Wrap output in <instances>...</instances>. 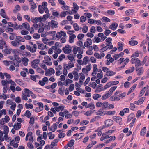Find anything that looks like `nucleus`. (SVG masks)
Returning <instances> with one entry per match:
<instances>
[{
  "label": "nucleus",
  "mask_w": 149,
  "mask_h": 149,
  "mask_svg": "<svg viewBox=\"0 0 149 149\" xmlns=\"http://www.w3.org/2000/svg\"><path fill=\"white\" fill-rule=\"evenodd\" d=\"M48 24L51 28L54 27L56 28L58 27V22L56 21L52 20L51 22H49Z\"/></svg>",
  "instance_id": "f257e3e1"
},
{
  "label": "nucleus",
  "mask_w": 149,
  "mask_h": 149,
  "mask_svg": "<svg viewBox=\"0 0 149 149\" xmlns=\"http://www.w3.org/2000/svg\"><path fill=\"white\" fill-rule=\"evenodd\" d=\"M89 9H90L93 12L96 13H100V10L98 8L92 6L91 7L89 8Z\"/></svg>",
  "instance_id": "f03ea898"
},
{
  "label": "nucleus",
  "mask_w": 149,
  "mask_h": 149,
  "mask_svg": "<svg viewBox=\"0 0 149 149\" xmlns=\"http://www.w3.org/2000/svg\"><path fill=\"white\" fill-rule=\"evenodd\" d=\"M22 94H25L27 97H30L31 94H33V92L27 88H25L24 90L22 92Z\"/></svg>",
  "instance_id": "7ed1b4c3"
},
{
  "label": "nucleus",
  "mask_w": 149,
  "mask_h": 149,
  "mask_svg": "<svg viewBox=\"0 0 149 149\" xmlns=\"http://www.w3.org/2000/svg\"><path fill=\"white\" fill-rule=\"evenodd\" d=\"M113 121L111 119H107L106 120L104 123L105 125H107V127L111 126L113 124Z\"/></svg>",
  "instance_id": "20e7f679"
},
{
  "label": "nucleus",
  "mask_w": 149,
  "mask_h": 149,
  "mask_svg": "<svg viewBox=\"0 0 149 149\" xmlns=\"http://www.w3.org/2000/svg\"><path fill=\"white\" fill-rule=\"evenodd\" d=\"M42 21V18L41 17H36L33 19L32 18V22L33 23H37L38 21L41 22Z\"/></svg>",
  "instance_id": "39448f33"
},
{
  "label": "nucleus",
  "mask_w": 149,
  "mask_h": 149,
  "mask_svg": "<svg viewBox=\"0 0 149 149\" xmlns=\"http://www.w3.org/2000/svg\"><path fill=\"white\" fill-rule=\"evenodd\" d=\"M15 23L13 24L11 22H8V24H11V25H9V26L11 27H13L14 29H19L20 27H19V25H18L16 22Z\"/></svg>",
  "instance_id": "423d86ee"
},
{
  "label": "nucleus",
  "mask_w": 149,
  "mask_h": 149,
  "mask_svg": "<svg viewBox=\"0 0 149 149\" xmlns=\"http://www.w3.org/2000/svg\"><path fill=\"white\" fill-rule=\"evenodd\" d=\"M91 103L88 104L87 103L84 102V106H85L86 108H88L90 107H92L93 109L95 108V107L94 104L93 103V102H91Z\"/></svg>",
  "instance_id": "0eeeda50"
},
{
  "label": "nucleus",
  "mask_w": 149,
  "mask_h": 149,
  "mask_svg": "<svg viewBox=\"0 0 149 149\" xmlns=\"http://www.w3.org/2000/svg\"><path fill=\"white\" fill-rule=\"evenodd\" d=\"M134 11V9H130L126 11L125 13L127 16H130L132 15Z\"/></svg>",
  "instance_id": "6e6552de"
},
{
  "label": "nucleus",
  "mask_w": 149,
  "mask_h": 149,
  "mask_svg": "<svg viewBox=\"0 0 149 149\" xmlns=\"http://www.w3.org/2000/svg\"><path fill=\"white\" fill-rule=\"evenodd\" d=\"M109 103L108 102L104 101L102 103V107L104 110L107 109L108 107Z\"/></svg>",
  "instance_id": "1a4fd4ad"
},
{
  "label": "nucleus",
  "mask_w": 149,
  "mask_h": 149,
  "mask_svg": "<svg viewBox=\"0 0 149 149\" xmlns=\"http://www.w3.org/2000/svg\"><path fill=\"white\" fill-rule=\"evenodd\" d=\"M118 26V24L115 22H113L111 23V25L109 26L110 28L111 27V29L113 30H115Z\"/></svg>",
  "instance_id": "9d476101"
},
{
  "label": "nucleus",
  "mask_w": 149,
  "mask_h": 149,
  "mask_svg": "<svg viewBox=\"0 0 149 149\" xmlns=\"http://www.w3.org/2000/svg\"><path fill=\"white\" fill-rule=\"evenodd\" d=\"M112 119L116 123H118L119 121H122V118L119 116H114L113 117Z\"/></svg>",
  "instance_id": "9b49d317"
},
{
  "label": "nucleus",
  "mask_w": 149,
  "mask_h": 149,
  "mask_svg": "<svg viewBox=\"0 0 149 149\" xmlns=\"http://www.w3.org/2000/svg\"><path fill=\"white\" fill-rule=\"evenodd\" d=\"M65 87L64 86L60 87L58 90V93L62 95H64V92L65 90Z\"/></svg>",
  "instance_id": "f8f14e48"
},
{
  "label": "nucleus",
  "mask_w": 149,
  "mask_h": 149,
  "mask_svg": "<svg viewBox=\"0 0 149 149\" xmlns=\"http://www.w3.org/2000/svg\"><path fill=\"white\" fill-rule=\"evenodd\" d=\"M73 6L74 9H72V11L76 13L77 11L79 9V7L75 3H73Z\"/></svg>",
  "instance_id": "ddd939ff"
},
{
  "label": "nucleus",
  "mask_w": 149,
  "mask_h": 149,
  "mask_svg": "<svg viewBox=\"0 0 149 149\" xmlns=\"http://www.w3.org/2000/svg\"><path fill=\"white\" fill-rule=\"evenodd\" d=\"M16 38L15 39V40L17 41V42H24L25 41L24 39L22 37L19 36H16Z\"/></svg>",
  "instance_id": "4468645a"
},
{
  "label": "nucleus",
  "mask_w": 149,
  "mask_h": 149,
  "mask_svg": "<svg viewBox=\"0 0 149 149\" xmlns=\"http://www.w3.org/2000/svg\"><path fill=\"white\" fill-rule=\"evenodd\" d=\"M22 125L21 123L17 122V124H14L13 125L14 128L16 130L20 129Z\"/></svg>",
  "instance_id": "2eb2a0df"
},
{
  "label": "nucleus",
  "mask_w": 149,
  "mask_h": 149,
  "mask_svg": "<svg viewBox=\"0 0 149 149\" xmlns=\"http://www.w3.org/2000/svg\"><path fill=\"white\" fill-rule=\"evenodd\" d=\"M111 95V94L109 93H107L104 94L102 96L101 99L102 100H105L106 99L110 97Z\"/></svg>",
  "instance_id": "dca6fc26"
},
{
  "label": "nucleus",
  "mask_w": 149,
  "mask_h": 149,
  "mask_svg": "<svg viewBox=\"0 0 149 149\" xmlns=\"http://www.w3.org/2000/svg\"><path fill=\"white\" fill-rule=\"evenodd\" d=\"M146 131V127H143L141 130L140 132V134L141 136H144Z\"/></svg>",
  "instance_id": "f3484780"
},
{
  "label": "nucleus",
  "mask_w": 149,
  "mask_h": 149,
  "mask_svg": "<svg viewBox=\"0 0 149 149\" xmlns=\"http://www.w3.org/2000/svg\"><path fill=\"white\" fill-rule=\"evenodd\" d=\"M37 44L38 45V48L40 49H44L45 48H46L47 47L46 45L43 44H40V43H38Z\"/></svg>",
  "instance_id": "a211bd4d"
},
{
  "label": "nucleus",
  "mask_w": 149,
  "mask_h": 149,
  "mask_svg": "<svg viewBox=\"0 0 149 149\" xmlns=\"http://www.w3.org/2000/svg\"><path fill=\"white\" fill-rule=\"evenodd\" d=\"M22 61L23 64L25 66L28 65V62L29 61V59L27 58H23Z\"/></svg>",
  "instance_id": "6ab92c4d"
},
{
  "label": "nucleus",
  "mask_w": 149,
  "mask_h": 149,
  "mask_svg": "<svg viewBox=\"0 0 149 149\" xmlns=\"http://www.w3.org/2000/svg\"><path fill=\"white\" fill-rule=\"evenodd\" d=\"M137 84H135L133 85L131 88H130L129 89V91L127 93V95H129L130 93H131L135 89L136 86Z\"/></svg>",
  "instance_id": "aec40b11"
},
{
  "label": "nucleus",
  "mask_w": 149,
  "mask_h": 149,
  "mask_svg": "<svg viewBox=\"0 0 149 149\" xmlns=\"http://www.w3.org/2000/svg\"><path fill=\"white\" fill-rule=\"evenodd\" d=\"M76 36L74 34H72V36H70L69 39V42L70 43H72L74 42L73 40L76 38Z\"/></svg>",
  "instance_id": "412c9836"
},
{
  "label": "nucleus",
  "mask_w": 149,
  "mask_h": 149,
  "mask_svg": "<svg viewBox=\"0 0 149 149\" xmlns=\"http://www.w3.org/2000/svg\"><path fill=\"white\" fill-rule=\"evenodd\" d=\"M106 73L107 74H106V75L107 76H111L114 75L116 74L115 72H114L112 70L107 71V72H106Z\"/></svg>",
  "instance_id": "4be33fe9"
},
{
  "label": "nucleus",
  "mask_w": 149,
  "mask_h": 149,
  "mask_svg": "<svg viewBox=\"0 0 149 149\" xmlns=\"http://www.w3.org/2000/svg\"><path fill=\"white\" fill-rule=\"evenodd\" d=\"M91 64H90L87 65L86 68H84V71L86 70V72H84V74L88 73V72L90 71L91 69Z\"/></svg>",
  "instance_id": "5701e85b"
},
{
  "label": "nucleus",
  "mask_w": 149,
  "mask_h": 149,
  "mask_svg": "<svg viewBox=\"0 0 149 149\" xmlns=\"http://www.w3.org/2000/svg\"><path fill=\"white\" fill-rule=\"evenodd\" d=\"M6 48L4 50H3V52L4 53V55L7 54H10L11 53V51L10 49H7V46H6Z\"/></svg>",
  "instance_id": "b1692460"
},
{
  "label": "nucleus",
  "mask_w": 149,
  "mask_h": 149,
  "mask_svg": "<svg viewBox=\"0 0 149 149\" xmlns=\"http://www.w3.org/2000/svg\"><path fill=\"white\" fill-rule=\"evenodd\" d=\"M30 4H31V8L32 10L31 11L32 12H33L34 10L36 8V5L34 2H32V3H30Z\"/></svg>",
  "instance_id": "393cba45"
},
{
  "label": "nucleus",
  "mask_w": 149,
  "mask_h": 149,
  "mask_svg": "<svg viewBox=\"0 0 149 149\" xmlns=\"http://www.w3.org/2000/svg\"><path fill=\"white\" fill-rule=\"evenodd\" d=\"M138 43V41L136 40H131L129 41V44L132 46L137 45Z\"/></svg>",
  "instance_id": "a878e982"
},
{
  "label": "nucleus",
  "mask_w": 149,
  "mask_h": 149,
  "mask_svg": "<svg viewBox=\"0 0 149 149\" xmlns=\"http://www.w3.org/2000/svg\"><path fill=\"white\" fill-rule=\"evenodd\" d=\"M22 26L26 29L29 30L30 29L29 24L27 22L22 23Z\"/></svg>",
  "instance_id": "bb28decb"
},
{
  "label": "nucleus",
  "mask_w": 149,
  "mask_h": 149,
  "mask_svg": "<svg viewBox=\"0 0 149 149\" xmlns=\"http://www.w3.org/2000/svg\"><path fill=\"white\" fill-rule=\"evenodd\" d=\"M131 70H130V69H128V70H126L125 71V73L126 74L131 73L134 70L135 68L134 67H133V66L132 67H131Z\"/></svg>",
  "instance_id": "cd10ccee"
},
{
  "label": "nucleus",
  "mask_w": 149,
  "mask_h": 149,
  "mask_svg": "<svg viewBox=\"0 0 149 149\" xmlns=\"http://www.w3.org/2000/svg\"><path fill=\"white\" fill-rule=\"evenodd\" d=\"M101 97V95L98 94H95L93 95V98L95 100H97L98 98Z\"/></svg>",
  "instance_id": "c85d7f7f"
},
{
  "label": "nucleus",
  "mask_w": 149,
  "mask_h": 149,
  "mask_svg": "<svg viewBox=\"0 0 149 149\" xmlns=\"http://www.w3.org/2000/svg\"><path fill=\"white\" fill-rule=\"evenodd\" d=\"M34 66H36V68H37V71L38 72L41 74H43L44 73V71L43 70L40 68L38 66L36 65H34Z\"/></svg>",
  "instance_id": "c756f323"
},
{
  "label": "nucleus",
  "mask_w": 149,
  "mask_h": 149,
  "mask_svg": "<svg viewBox=\"0 0 149 149\" xmlns=\"http://www.w3.org/2000/svg\"><path fill=\"white\" fill-rule=\"evenodd\" d=\"M69 12L68 11H63L60 13V17L62 18L65 17L67 15V13H69Z\"/></svg>",
  "instance_id": "7c9ffc66"
},
{
  "label": "nucleus",
  "mask_w": 149,
  "mask_h": 149,
  "mask_svg": "<svg viewBox=\"0 0 149 149\" xmlns=\"http://www.w3.org/2000/svg\"><path fill=\"white\" fill-rule=\"evenodd\" d=\"M14 60L15 61H16L17 62L19 63H20L22 60L16 54H15L14 55Z\"/></svg>",
  "instance_id": "2f4dec72"
},
{
  "label": "nucleus",
  "mask_w": 149,
  "mask_h": 149,
  "mask_svg": "<svg viewBox=\"0 0 149 149\" xmlns=\"http://www.w3.org/2000/svg\"><path fill=\"white\" fill-rule=\"evenodd\" d=\"M117 88V86H115L113 87H112L108 91V92L109 94H111V95L112 93Z\"/></svg>",
  "instance_id": "473e14b6"
},
{
  "label": "nucleus",
  "mask_w": 149,
  "mask_h": 149,
  "mask_svg": "<svg viewBox=\"0 0 149 149\" xmlns=\"http://www.w3.org/2000/svg\"><path fill=\"white\" fill-rule=\"evenodd\" d=\"M40 60L38 59H36L33 60L31 62V65H35L34 64H38L40 62Z\"/></svg>",
  "instance_id": "72a5a7b5"
},
{
  "label": "nucleus",
  "mask_w": 149,
  "mask_h": 149,
  "mask_svg": "<svg viewBox=\"0 0 149 149\" xmlns=\"http://www.w3.org/2000/svg\"><path fill=\"white\" fill-rule=\"evenodd\" d=\"M0 15L3 18H5L6 16V14L4 10L3 9H1L0 10Z\"/></svg>",
  "instance_id": "f704fd0d"
},
{
  "label": "nucleus",
  "mask_w": 149,
  "mask_h": 149,
  "mask_svg": "<svg viewBox=\"0 0 149 149\" xmlns=\"http://www.w3.org/2000/svg\"><path fill=\"white\" fill-rule=\"evenodd\" d=\"M42 25L40 24L39 25L37 24H33V26L35 28V29L37 30L38 29V27H40V26H44L43 24L42 23H41Z\"/></svg>",
  "instance_id": "c9c22d12"
},
{
  "label": "nucleus",
  "mask_w": 149,
  "mask_h": 149,
  "mask_svg": "<svg viewBox=\"0 0 149 149\" xmlns=\"http://www.w3.org/2000/svg\"><path fill=\"white\" fill-rule=\"evenodd\" d=\"M31 113L30 112V111L28 110L26 111L24 114V116H26V117L28 118H30V116H31Z\"/></svg>",
  "instance_id": "e433bc0d"
},
{
  "label": "nucleus",
  "mask_w": 149,
  "mask_h": 149,
  "mask_svg": "<svg viewBox=\"0 0 149 149\" xmlns=\"http://www.w3.org/2000/svg\"><path fill=\"white\" fill-rule=\"evenodd\" d=\"M74 140L73 139L71 140L69 143L67 144L68 146V147H72L74 145Z\"/></svg>",
  "instance_id": "4c0bfd02"
},
{
  "label": "nucleus",
  "mask_w": 149,
  "mask_h": 149,
  "mask_svg": "<svg viewBox=\"0 0 149 149\" xmlns=\"http://www.w3.org/2000/svg\"><path fill=\"white\" fill-rule=\"evenodd\" d=\"M38 10L40 13L42 14L44 13V9L42 6L41 5L38 6Z\"/></svg>",
  "instance_id": "58836bf2"
},
{
  "label": "nucleus",
  "mask_w": 149,
  "mask_h": 149,
  "mask_svg": "<svg viewBox=\"0 0 149 149\" xmlns=\"http://www.w3.org/2000/svg\"><path fill=\"white\" fill-rule=\"evenodd\" d=\"M84 15L85 17H84V22L86 20V17L88 18H90L92 17V14L90 13H84Z\"/></svg>",
  "instance_id": "ea45409f"
},
{
  "label": "nucleus",
  "mask_w": 149,
  "mask_h": 149,
  "mask_svg": "<svg viewBox=\"0 0 149 149\" xmlns=\"http://www.w3.org/2000/svg\"><path fill=\"white\" fill-rule=\"evenodd\" d=\"M57 126L55 125L54 124L51 126L50 130L52 131V132H54L57 128Z\"/></svg>",
  "instance_id": "a19ab883"
},
{
  "label": "nucleus",
  "mask_w": 149,
  "mask_h": 149,
  "mask_svg": "<svg viewBox=\"0 0 149 149\" xmlns=\"http://www.w3.org/2000/svg\"><path fill=\"white\" fill-rule=\"evenodd\" d=\"M65 48H63L62 49L63 50V51L65 54H68L70 53L71 51V50L70 49H65Z\"/></svg>",
  "instance_id": "79ce46f5"
},
{
  "label": "nucleus",
  "mask_w": 149,
  "mask_h": 149,
  "mask_svg": "<svg viewBox=\"0 0 149 149\" xmlns=\"http://www.w3.org/2000/svg\"><path fill=\"white\" fill-rule=\"evenodd\" d=\"M4 133L6 134H8L9 132L8 127L7 126L5 125H4Z\"/></svg>",
  "instance_id": "37998d69"
},
{
  "label": "nucleus",
  "mask_w": 149,
  "mask_h": 149,
  "mask_svg": "<svg viewBox=\"0 0 149 149\" xmlns=\"http://www.w3.org/2000/svg\"><path fill=\"white\" fill-rule=\"evenodd\" d=\"M107 13L110 15H113L115 14V12L113 10H109L107 11Z\"/></svg>",
  "instance_id": "c03bdc74"
},
{
  "label": "nucleus",
  "mask_w": 149,
  "mask_h": 149,
  "mask_svg": "<svg viewBox=\"0 0 149 149\" xmlns=\"http://www.w3.org/2000/svg\"><path fill=\"white\" fill-rule=\"evenodd\" d=\"M138 72L137 73V75L139 76L140 75L143 73L144 72V70L143 67L140 68V70H139Z\"/></svg>",
  "instance_id": "a18cd8bd"
},
{
  "label": "nucleus",
  "mask_w": 149,
  "mask_h": 149,
  "mask_svg": "<svg viewBox=\"0 0 149 149\" xmlns=\"http://www.w3.org/2000/svg\"><path fill=\"white\" fill-rule=\"evenodd\" d=\"M6 44V42L4 40H1L0 43V49H3L4 47L3 46Z\"/></svg>",
  "instance_id": "49530a36"
},
{
  "label": "nucleus",
  "mask_w": 149,
  "mask_h": 149,
  "mask_svg": "<svg viewBox=\"0 0 149 149\" xmlns=\"http://www.w3.org/2000/svg\"><path fill=\"white\" fill-rule=\"evenodd\" d=\"M25 105L26 107V108L27 109L29 108L31 109H32L33 108V106L31 104H28L27 103H26Z\"/></svg>",
  "instance_id": "de8ad7c7"
},
{
  "label": "nucleus",
  "mask_w": 149,
  "mask_h": 149,
  "mask_svg": "<svg viewBox=\"0 0 149 149\" xmlns=\"http://www.w3.org/2000/svg\"><path fill=\"white\" fill-rule=\"evenodd\" d=\"M146 98L145 97H142L139 98L138 100L139 102V103L140 104H142L144 102V100H145Z\"/></svg>",
  "instance_id": "09e8293b"
},
{
  "label": "nucleus",
  "mask_w": 149,
  "mask_h": 149,
  "mask_svg": "<svg viewBox=\"0 0 149 149\" xmlns=\"http://www.w3.org/2000/svg\"><path fill=\"white\" fill-rule=\"evenodd\" d=\"M48 134L49 135V138L50 139H52L54 138L55 137L54 134H52V132H50Z\"/></svg>",
  "instance_id": "8fccbe9b"
},
{
  "label": "nucleus",
  "mask_w": 149,
  "mask_h": 149,
  "mask_svg": "<svg viewBox=\"0 0 149 149\" xmlns=\"http://www.w3.org/2000/svg\"><path fill=\"white\" fill-rule=\"evenodd\" d=\"M72 62L71 61H70L69 62V64L68 65V66H66V68L67 69L69 68V67L70 68H72V67H74V64L73 63L71 64V63Z\"/></svg>",
  "instance_id": "3c124183"
},
{
  "label": "nucleus",
  "mask_w": 149,
  "mask_h": 149,
  "mask_svg": "<svg viewBox=\"0 0 149 149\" xmlns=\"http://www.w3.org/2000/svg\"><path fill=\"white\" fill-rule=\"evenodd\" d=\"M32 142H31V141H29L27 143V146L30 149H32L34 148V146L32 144Z\"/></svg>",
  "instance_id": "603ef678"
},
{
  "label": "nucleus",
  "mask_w": 149,
  "mask_h": 149,
  "mask_svg": "<svg viewBox=\"0 0 149 149\" xmlns=\"http://www.w3.org/2000/svg\"><path fill=\"white\" fill-rule=\"evenodd\" d=\"M90 32L92 33H94L96 32L95 28L94 26H92L91 27L90 30Z\"/></svg>",
  "instance_id": "864d4df0"
},
{
  "label": "nucleus",
  "mask_w": 149,
  "mask_h": 149,
  "mask_svg": "<svg viewBox=\"0 0 149 149\" xmlns=\"http://www.w3.org/2000/svg\"><path fill=\"white\" fill-rule=\"evenodd\" d=\"M116 111H107L106 113V114L107 115H113L115 113Z\"/></svg>",
  "instance_id": "5fc2aeb1"
},
{
  "label": "nucleus",
  "mask_w": 149,
  "mask_h": 149,
  "mask_svg": "<svg viewBox=\"0 0 149 149\" xmlns=\"http://www.w3.org/2000/svg\"><path fill=\"white\" fill-rule=\"evenodd\" d=\"M94 111H95V110H93V111L90 110L89 111H88L84 113V115L88 116H90L91 114H92Z\"/></svg>",
  "instance_id": "6e6d98bb"
},
{
  "label": "nucleus",
  "mask_w": 149,
  "mask_h": 149,
  "mask_svg": "<svg viewBox=\"0 0 149 149\" xmlns=\"http://www.w3.org/2000/svg\"><path fill=\"white\" fill-rule=\"evenodd\" d=\"M11 43L13 46H16L19 43V42H17V41H16L15 40L14 41H12Z\"/></svg>",
  "instance_id": "4d7b16f0"
},
{
  "label": "nucleus",
  "mask_w": 149,
  "mask_h": 149,
  "mask_svg": "<svg viewBox=\"0 0 149 149\" xmlns=\"http://www.w3.org/2000/svg\"><path fill=\"white\" fill-rule=\"evenodd\" d=\"M136 64L135 65H138V66H140L141 65V61L138 58H137L136 59Z\"/></svg>",
  "instance_id": "13d9d810"
},
{
  "label": "nucleus",
  "mask_w": 149,
  "mask_h": 149,
  "mask_svg": "<svg viewBox=\"0 0 149 149\" xmlns=\"http://www.w3.org/2000/svg\"><path fill=\"white\" fill-rule=\"evenodd\" d=\"M40 37V35L37 33H34L33 36V37L35 39H38Z\"/></svg>",
  "instance_id": "bf43d9fd"
},
{
  "label": "nucleus",
  "mask_w": 149,
  "mask_h": 149,
  "mask_svg": "<svg viewBox=\"0 0 149 149\" xmlns=\"http://www.w3.org/2000/svg\"><path fill=\"white\" fill-rule=\"evenodd\" d=\"M111 86V82H109L107 83V84L104 86V88L106 89L110 87Z\"/></svg>",
  "instance_id": "052dcab7"
},
{
  "label": "nucleus",
  "mask_w": 149,
  "mask_h": 149,
  "mask_svg": "<svg viewBox=\"0 0 149 149\" xmlns=\"http://www.w3.org/2000/svg\"><path fill=\"white\" fill-rule=\"evenodd\" d=\"M94 56L96 58L98 59H100L102 58L101 56L98 53L95 52L94 54Z\"/></svg>",
  "instance_id": "680f3d73"
},
{
  "label": "nucleus",
  "mask_w": 149,
  "mask_h": 149,
  "mask_svg": "<svg viewBox=\"0 0 149 149\" xmlns=\"http://www.w3.org/2000/svg\"><path fill=\"white\" fill-rule=\"evenodd\" d=\"M73 26L74 30L77 31L79 30V27L77 23H74L73 24Z\"/></svg>",
  "instance_id": "e2e57ef3"
},
{
  "label": "nucleus",
  "mask_w": 149,
  "mask_h": 149,
  "mask_svg": "<svg viewBox=\"0 0 149 149\" xmlns=\"http://www.w3.org/2000/svg\"><path fill=\"white\" fill-rule=\"evenodd\" d=\"M26 49L29 51H30L32 53H34L33 51V49L32 47H31L30 46L27 45L26 46Z\"/></svg>",
  "instance_id": "0e129e2a"
},
{
  "label": "nucleus",
  "mask_w": 149,
  "mask_h": 149,
  "mask_svg": "<svg viewBox=\"0 0 149 149\" xmlns=\"http://www.w3.org/2000/svg\"><path fill=\"white\" fill-rule=\"evenodd\" d=\"M84 134L82 133H80L78 134L77 137L76 138V140H79L81 138L84 136Z\"/></svg>",
  "instance_id": "69168bd1"
},
{
  "label": "nucleus",
  "mask_w": 149,
  "mask_h": 149,
  "mask_svg": "<svg viewBox=\"0 0 149 149\" xmlns=\"http://www.w3.org/2000/svg\"><path fill=\"white\" fill-rule=\"evenodd\" d=\"M94 39H95V40L93 41V42L94 43L96 42V43H98L101 40V39L98 37H95Z\"/></svg>",
  "instance_id": "338daca9"
},
{
  "label": "nucleus",
  "mask_w": 149,
  "mask_h": 149,
  "mask_svg": "<svg viewBox=\"0 0 149 149\" xmlns=\"http://www.w3.org/2000/svg\"><path fill=\"white\" fill-rule=\"evenodd\" d=\"M44 58L46 62H50L51 61V59L50 57L48 56H45Z\"/></svg>",
  "instance_id": "774afa93"
}]
</instances>
